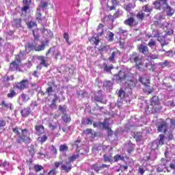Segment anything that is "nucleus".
Segmentation results:
<instances>
[{"label": "nucleus", "mask_w": 175, "mask_h": 175, "mask_svg": "<svg viewBox=\"0 0 175 175\" xmlns=\"http://www.w3.org/2000/svg\"><path fill=\"white\" fill-rule=\"evenodd\" d=\"M160 65L162 68H165L166 66H169L170 65V62H169L167 60H165V62L160 63Z\"/></svg>", "instance_id": "603ef678"}, {"label": "nucleus", "mask_w": 175, "mask_h": 175, "mask_svg": "<svg viewBox=\"0 0 175 175\" xmlns=\"http://www.w3.org/2000/svg\"><path fill=\"white\" fill-rule=\"evenodd\" d=\"M165 140V135L161 134L159 135V139H156L152 144V150H158L159 146L163 145Z\"/></svg>", "instance_id": "20e7f679"}, {"label": "nucleus", "mask_w": 175, "mask_h": 175, "mask_svg": "<svg viewBox=\"0 0 175 175\" xmlns=\"http://www.w3.org/2000/svg\"><path fill=\"white\" fill-rule=\"evenodd\" d=\"M131 90L129 88H121L116 90V94L120 99H125L126 96V91Z\"/></svg>", "instance_id": "6e6552de"}, {"label": "nucleus", "mask_w": 175, "mask_h": 175, "mask_svg": "<svg viewBox=\"0 0 175 175\" xmlns=\"http://www.w3.org/2000/svg\"><path fill=\"white\" fill-rule=\"evenodd\" d=\"M139 81L145 86L150 85V80L143 77H139Z\"/></svg>", "instance_id": "c85d7f7f"}, {"label": "nucleus", "mask_w": 175, "mask_h": 175, "mask_svg": "<svg viewBox=\"0 0 175 175\" xmlns=\"http://www.w3.org/2000/svg\"><path fill=\"white\" fill-rule=\"evenodd\" d=\"M48 88L46 90V94H48V95H51L54 91H55V88L57 87V85H55V82L54 81H52L51 82L48 83Z\"/></svg>", "instance_id": "9d476101"}, {"label": "nucleus", "mask_w": 175, "mask_h": 175, "mask_svg": "<svg viewBox=\"0 0 175 175\" xmlns=\"http://www.w3.org/2000/svg\"><path fill=\"white\" fill-rule=\"evenodd\" d=\"M91 168L96 171V173H99V165H98V164L92 165Z\"/></svg>", "instance_id": "6e6d98bb"}, {"label": "nucleus", "mask_w": 175, "mask_h": 175, "mask_svg": "<svg viewBox=\"0 0 175 175\" xmlns=\"http://www.w3.org/2000/svg\"><path fill=\"white\" fill-rule=\"evenodd\" d=\"M36 129V135L40 136V135H43L44 133V126L43 125H37L35 127Z\"/></svg>", "instance_id": "6ab92c4d"}, {"label": "nucleus", "mask_w": 175, "mask_h": 175, "mask_svg": "<svg viewBox=\"0 0 175 175\" xmlns=\"http://www.w3.org/2000/svg\"><path fill=\"white\" fill-rule=\"evenodd\" d=\"M103 161L105 162H113V154L112 153H106L103 156Z\"/></svg>", "instance_id": "412c9836"}, {"label": "nucleus", "mask_w": 175, "mask_h": 175, "mask_svg": "<svg viewBox=\"0 0 175 175\" xmlns=\"http://www.w3.org/2000/svg\"><path fill=\"white\" fill-rule=\"evenodd\" d=\"M29 85V81L28 79H23L21 82L16 83L15 87L17 88V90H21V91H23V90L28 88Z\"/></svg>", "instance_id": "0eeeda50"}, {"label": "nucleus", "mask_w": 175, "mask_h": 175, "mask_svg": "<svg viewBox=\"0 0 175 175\" xmlns=\"http://www.w3.org/2000/svg\"><path fill=\"white\" fill-rule=\"evenodd\" d=\"M135 67L137 70H139V72H146V68H144V63H143V59L135 64Z\"/></svg>", "instance_id": "a211bd4d"}, {"label": "nucleus", "mask_w": 175, "mask_h": 175, "mask_svg": "<svg viewBox=\"0 0 175 175\" xmlns=\"http://www.w3.org/2000/svg\"><path fill=\"white\" fill-rule=\"evenodd\" d=\"M109 125L110 124L106 121V119H105L104 122H102L101 129L107 131V129H110Z\"/></svg>", "instance_id": "72a5a7b5"}, {"label": "nucleus", "mask_w": 175, "mask_h": 175, "mask_svg": "<svg viewBox=\"0 0 175 175\" xmlns=\"http://www.w3.org/2000/svg\"><path fill=\"white\" fill-rule=\"evenodd\" d=\"M133 5L132 3H129L127 5H124V9L126 12H131L132 10Z\"/></svg>", "instance_id": "de8ad7c7"}, {"label": "nucleus", "mask_w": 175, "mask_h": 175, "mask_svg": "<svg viewBox=\"0 0 175 175\" xmlns=\"http://www.w3.org/2000/svg\"><path fill=\"white\" fill-rule=\"evenodd\" d=\"M114 40V33L113 32L109 31L108 34V42H113Z\"/></svg>", "instance_id": "09e8293b"}, {"label": "nucleus", "mask_w": 175, "mask_h": 175, "mask_svg": "<svg viewBox=\"0 0 175 175\" xmlns=\"http://www.w3.org/2000/svg\"><path fill=\"white\" fill-rule=\"evenodd\" d=\"M120 16H121V14L120 13V10H118L117 12L113 14V16L109 15L108 18L109 20H110L111 24H113V23H114V20H116V18H118Z\"/></svg>", "instance_id": "5701e85b"}, {"label": "nucleus", "mask_w": 175, "mask_h": 175, "mask_svg": "<svg viewBox=\"0 0 175 175\" xmlns=\"http://www.w3.org/2000/svg\"><path fill=\"white\" fill-rule=\"evenodd\" d=\"M126 73L124 71H120L118 74L115 75V77H116V80L118 81H122V83H124L125 81V77H126Z\"/></svg>", "instance_id": "ddd939ff"}, {"label": "nucleus", "mask_w": 175, "mask_h": 175, "mask_svg": "<svg viewBox=\"0 0 175 175\" xmlns=\"http://www.w3.org/2000/svg\"><path fill=\"white\" fill-rule=\"evenodd\" d=\"M133 23H135V18L133 17H130L124 21V24L129 27H132L133 25Z\"/></svg>", "instance_id": "7c9ffc66"}, {"label": "nucleus", "mask_w": 175, "mask_h": 175, "mask_svg": "<svg viewBox=\"0 0 175 175\" xmlns=\"http://www.w3.org/2000/svg\"><path fill=\"white\" fill-rule=\"evenodd\" d=\"M93 102H98L99 103L106 104L107 99L106 98V95L103 93L102 90H99L94 94V97L92 98Z\"/></svg>", "instance_id": "f03ea898"}, {"label": "nucleus", "mask_w": 175, "mask_h": 175, "mask_svg": "<svg viewBox=\"0 0 175 175\" xmlns=\"http://www.w3.org/2000/svg\"><path fill=\"white\" fill-rule=\"evenodd\" d=\"M18 66H19L18 63H17V62L16 61H14L11 62L10 64V70L14 72V70H17V69L18 68Z\"/></svg>", "instance_id": "bb28decb"}, {"label": "nucleus", "mask_w": 175, "mask_h": 175, "mask_svg": "<svg viewBox=\"0 0 175 175\" xmlns=\"http://www.w3.org/2000/svg\"><path fill=\"white\" fill-rule=\"evenodd\" d=\"M142 59H142V57H140V54L136 52H134L131 55H130L129 61L131 63L137 64V62H139Z\"/></svg>", "instance_id": "1a4fd4ad"}, {"label": "nucleus", "mask_w": 175, "mask_h": 175, "mask_svg": "<svg viewBox=\"0 0 175 175\" xmlns=\"http://www.w3.org/2000/svg\"><path fill=\"white\" fill-rule=\"evenodd\" d=\"M54 98L51 100L52 103H55L57 100H59V96L57 94H53Z\"/></svg>", "instance_id": "338daca9"}, {"label": "nucleus", "mask_w": 175, "mask_h": 175, "mask_svg": "<svg viewBox=\"0 0 175 175\" xmlns=\"http://www.w3.org/2000/svg\"><path fill=\"white\" fill-rule=\"evenodd\" d=\"M116 57V52H112L111 56L108 58V60L111 62H113L114 58Z\"/></svg>", "instance_id": "052dcab7"}, {"label": "nucleus", "mask_w": 175, "mask_h": 175, "mask_svg": "<svg viewBox=\"0 0 175 175\" xmlns=\"http://www.w3.org/2000/svg\"><path fill=\"white\" fill-rule=\"evenodd\" d=\"M46 41L42 42L41 44H36V42L33 41V42H28L25 46V52L26 54L28 53H31L32 50H35V51H43L46 48Z\"/></svg>", "instance_id": "f257e3e1"}, {"label": "nucleus", "mask_w": 175, "mask_h": 175, "mask_svg": "<svg viewBox=\"0 0 175 175\" xmlns=\"http://www.w3.org/2000/svg\"><path fill=\"white\" fill-rule=\"evenodd\" d=\"M79 154H74L71 157H68V161L70 162H75L77 158H79Z\"/></svg>", "instance_id": "58836bf2"}, {"label": "nucleus", "mask_w": 175, "mask_h": 175, "mask_svg": "<svg viewBox=\"0 0 175 175\" xmlns=\"http://www.w3.org/2000/svg\"><path fill=\"white\" fill-rule=\"evenodd\" d=\"M144 91L147 94H151L154 90L151 88L149 85H146Z\"/></svg>", "instance_id": "ea45409f"}, {"label": "nucleus", "mask_w": 175, "mask_h": 175, "mask_svg": "<svg viewBox=\"0 0 175 175\" xmlns=\"http://www.w3.org/2000/svg\"><path fill=\"white\" fill-rule=\"evenodd\" d=\"M22 132V139L23 143H31V138L28 137V131L27 129L21 130Z\"/></svg>", "instance_id": "9b49d317"}, {"label": "nucleus", "mask_w": 175, "mask_h": 175, "mask_svg": "<svg viewBox=\"0 0 175 175\" xmlns=\"http://www.w3.org/2000/svg\"><path fill=\"white\" fill-rule=\"evenodd\" d=\"M31 111L30 107L24 108L21 109V114L22 117L27 118L28 116H29V114H31Z\"/></svg>", "instance_id": "b1692460"}, {"label": "nucleus", "mask_w": 175, "mask_h": 175, "mask_svg": "<svg viewBox=\"0 0 175 175\" xmlns=\"http://www.w3.org/2000/svg\"><path fill=\"white\" fill-rule=\"evenodd\" d=\"M150 106H152V107L154 106H158V105H159L160 103L159 98L158 97V96H153L150 100Z\"/></svg>", "instance_id": "393cba45"}, {"label": "nucleus", "mask_w": 175, "mask_h": 175, "mask_svg": "<svg viewBox=\"0 0 175 175\" xmlns=\"http://www.w3.org/2000/svg\"><path fill=\"white\" fill-rule=\"evenodd\" d=\"M42 33H43V38L45 39L46 44H49V42H50V39H51L53 36V32L51 30H49L46 28H43L40 29Z\"/></svg>", "instance_id": "7ed1b4c3"}, {"label": "nucleus", "mask_w": 175, "mask_h": 175, "mask_svg": "<svg viewBox=\"0 0 175 175\" xmlns=\"http://www.w3.org/2000/svg\"><path fill=\"white\" fill-rule=\"evenodd\" d=\"M68 148L66 145L64 144V145H61L59 146V151L64 152V151H68Z\"/></svg>", "instance_id": "864d4df0"}, {"label": "nucleus", "mask_w": 175, "mask_h": 175, "mask_svg": "<svg viewBox=\"0 0 175 175\" xmlns=\"http://www.w3.org/2000/svg\"><path fill=\"white\" fill-rule=\"evenodd\" d=\"M27 25L28 28L29 29H31V28H33V27H36V23H35V22L27 23Z\"/></svg>", "instance_id": "13d9d810"}, {"label": "nucleus", "mask_w": 175, "mask_h": 175, "mask_svg": "<svg viewBox=\"0 0 175 175\" xmlns=\"http://www.w3.org/2000/svg\"><path fill=\"white\" fill-rule=\"evenodd\" d=\"M12 25L14 28H21V27H23V25H21V18L14 19L12 22Z\"/></svg>", "instance_id": "4be33fe9"}, {"label": "nucleus", "mask_w": 175, "mask_h": 175, "mask_svg": "<svg viewBox=\"0 0 175 175\" xmlns=\"http://www.w3.org/2000/svg\"><path fill=\"white\" fill-rule=\"evenodd\" d=\"M125 148L129 152V154H131L133 150H135V148L133 147V144L129 141L127 144H125Z\"/></svg>", "instance_id": "a878e982"}, {"label": "nucleus", "mask_w": 175, "mask_h": 175, "mask_svg": "<svg viewBox=\"0 0 175 175\" xmlns=\"http://www.w3.org/2000/svg\"><path fill=\"white\" fill-rule=\"evenodd\" d=\"M6 125V121L3 119L0 118V135L2 133V128Z\"/></svg>", "instance_id": "79ce46f5"}, {"label": "nucleus", "mask_w": 175, "mask_h": 175, "mask_svg": "<svg viewBox=\"0 0 175 175\" xmlns=\"http://www.w3.org/2000/svg\"><path fill=\"white\" fill-rule=\"evenodd\" d=\"M167 128H169L167 122H163L161 124L158 125L157 131L159 132H163V133H166V132H167Z\"/></svg>", "instance_id": "f8f14e48"}, {"label": "nucleus", "mask_w": 175, "mask_h": 175, "mask_svg": "<svg viewBox=\"0 0 175 175\" xmlns=\"http://www.w3.org/2000/svg\"><path fill=\"white\" fill-rule=\"evenodd\" d=\"M34 170L38 173V172H40V170H43V166L40 165H36L34 166Z\"/></svg>", "instance_id": "8fccbe9b"}, {"label": "nucleus", "mask_w": 175, "mask_h": 175, "mask_svg": "<svg viewBox=\"0 0 175 175\" xmlns=\"http://www.w3.org/2000/svg\"><path fill=\"white\" fill-rule=\"evenodd\" d=\"M126 81H130L131 83H132V81H133V77H130L129 75H127L125 77L124 83H126Z\"/></svg>", "instance_id": "0e129e2a"}, {"label": "nucleus", "mask_w": 175, "mask_h": 175, "mask_svg": "<svg viewBox=\"0 0 175 175\" xmlns=\"http://www.w3.org/2000/svg\"><path fill=\"white\" fill-rule=\"evenodd\" d=\"M36 17L38 23H42V10L37 8Z\"/></svg>", "instance_id": "2f4dec72"}, {"label": "nucleus", "mask_w": 175, "mask_h": 175, "mask_svg": "<svg viewBox=\"0 0 175 175\" xmlns=\"http://www.w3.org/2000/svg\"><path fill=\"white\" fill-rule=\"evenodd\" d=\"M157 171L159 173H161L162 172H163V165H158L157 167Z\"/></svg>", "instance_id": "69168bd1"}, {"label": "nucleus", "mask_w": 175, "mask_h": 175, "mask_svg": "<svg viewBox=\"0 0 175 175\" xmlns=\"http://www.w3.org/2000/svg\"><path fill=\"white\" fill-rule=\"evenodd\" d=\"M170 167H171V169H173V170H175V159L172 160V161L170 163Z\"/></svg>", "instance_id": "774afa93"}, {"label": "nucleus", "mask_w": 175, "mask_h": 175, "mask_svg": "<svg viewBox=\"0 0 175 175\" xmlns=\"http://www.w3.org/2000/svg\"><path fill=\"white\" fill-rule=\"evenodd\" d=\"M64 39L66 40V42L68 43V44H70V42L69 41V34L68 33H64Z\"/></svg>", "instance_id": "5fc2aeb1"}, {"label": "nucleus", "mask_w": 175, "mask_h": 175, "mask_svg": "<svg viewBox=\"0 0 175 175\" xmlns=\"http://www.w3.org/2000/svg\"><path fill=\"white\" fill-rule=\"evenodd\" d=\"M72 163L70 161L66 162L65 164L62 165V170H64L66 173H69L72 170Z\"/></svg>", "instance_id": "dca6fc26"}, {"label": "nucleus", "mask_w": 175, "mask_h": 175, "mask_svg": "<svg viewBox=\"0 0 175 175\" xmlns=\"http://www.w3.org/2000/svg\"><path fill=\"white\" fill-rule=\"evenodd\" d=\"M47 6H49V3L46 1H42L37 9H40V10H42V12H44V10L47 9Z\"/></svg>", "instance_id": "cd10ccee"}, {"label": "nucleus", "mask_w": 175, "mask_h": 175, "mask_svg": "<svg viewBox=\"0 0 175 175\" xmlns=\"http://www.w3.org/2000/svg\"><path fill=\"white\" fill-rule=\"evenodd\" d=\"M37 59L41 61L40 65H44V66H46V60L44 59V56H38Z\"/></svg>", "instance_id": "a19ab883"}, {"label": "nucleus", "mask_w": 175, "mask_h": 175, "mask_svg": "<svg viewBox=\"0 0 175 175\" xmlns=\"http://www.w3.org/2000/svg\"><path fill=\"white\" fill-rule=\"evenodd\" d=\"M152 108L149 110V113L151 114H155V113H159L161 111V108H157V107H152Z\"/></svg>", "instance_id": "4c0bfd02"}, {"label": "nucleus", "mask_w": 175, "mask_h": 175, "mask_svg": "<svg viewBox=\"0 0 175 175\" xmlns=\"http://www.w3.org/2000/svg\"><path fill=\"white\" fill-rule=\"evenodd\" d=\"M29 85V81L28 79H23L21 82L16 83L15 87L17 88V90H21V91H23V90L28 88Z\"/></svg>", "instance_id": "423d86ee"}, {"label": "nucleus", "mask_w": 175, "mask_h": 175, "mask_svg": "<svg viewBox=\"0 0 175 175\" xmlns=\"http://www.w3.org/2000/svg\"><path fill=\"white\" fill-rule=\"evenodd\" d=\"M145 16L146 14H144V12H143V11H139L136 15L137 20H140V21H143Z\"/></svg>", "instance_id": "473e14b6"}, {"label": "nucleus", "mask_w": 175, "mask_h": 175, "mask_svg": "<svg viewBox=\"0 0 175 175\" xmlns=\"http://www.w3.org/2000/svg\"><path fill=\"white\" fill-rule=\"evenodd\" d=\"M148 56L150 57V59H157L159 55L157 54L148 53Z\"/></svg>", "instance_id": "e2e57ef3"}, {"label": "nucleus", "mask_w": 175, "mask_h": 175, "mask_svg": "<svg viewBox=\"0 0 175 175\" xmlns=\"http://www.w3.org/2000/svg\"><path fill=\"white\" fill-rule=\"evenodd\" d=\"M168 17H172L174 14V10L169 5L163 8Z\"/></svg>", "instance_id": "aec40b11"}, {"label": "nucleus", "mask_w": 175, "mask_h": 175, "mask_svg": "<svg viewBox=\"0 0 175 175\" xmlns=\"http://www.w3.org/2000/svg\"><path fill=\"white\" fill-rule=\"evenodd\" d=\"M25 55H27V54L21 51L19 53V54L18 55V58H21V59H25Z\"/></svg>", "instance_id": "680f3d73"}, {"label": "nucleus", "mask_w": 175, "mask_h": 175, "mask_svg": "<svg viewBox=\"0 0 175 175\" xmlns=\"http://www.w3.org/2000/svg\"><path fill=\"white\" fill-rule=\"evenodd\" d=\"M28 150L31 157H33V155H35V148H33V146H29Z\"/></svg>", "instance_id": "49530a36"}, {"label": "nucleus", "mask_w": 175, "mask_h": 175, "mask_svg": "<svg viewBox=\"0 0 175 175\" xmlns=\"http://www.w3.org/2000/svg\"><path fill=\"white\" fill-rule=\"evenodd\" d=\"M59 110L61 111V113H66V105H59Z\"/></svg>", "instance_id": "4d7b16f0"}, {"label": "nucleus", "mask_w": 175, "mask_h": 175, "mask_svg": "<svg viewBox=\"0 0 175 175\" xmlns=\"http://www.w3.org/2000/svg\"><path fill=\"white\" fill-rule=\"evenodd\" d=\"M133 137L137 142H140L143 139V133L142 132L134 133Z\"/></svg>", "instance_id": "c756f323"}, {"label": "nucleus", "mask_w": 175, "mask_h": 175, "mask_svg": "<svg viewBox=\"0 0 175 175\" xmlns=\"http://www.w3.org/2000/svg\"><path fill=\"white\" fill-rule=\"evenodd\" d=\"M153 5L157 10H161V8L164 9L169 5L167 3V0H157L153 3Z\"/></svg>", "instance_id": "39448f33"}, {"label": "nucleus", "mask_w": 175, "mask_h": 175, "mask_svg": "<svg viewBox=\"0 0 175 175\" xmlns=\"http://www.w3.org/2000/svg\"><path fill=\"white\" fill-rule=\"evenodd\" d=\"M62 120L64 122H66V124H68V122H70V116L68 115V113H64V115L62 116Z\"/></svg>", "instance_id": "e433bc0d"}, {"label": "nucleus", "mask_w": 175, "mask_h": 175, "mask_svg": "<svg viewBox=\"0 0 175 175\" xmlns=\"http://www.w3.org/2000/svg\"><path fill=\"white\" fill-rule=\"evenodd\" d=\"M111 69H113L111 66H108L106 63L103 64V70L105 72L109 73V72H111Z\"/></svg>", "instance_id": "c9c22d12"}, {"label": "nucleus", "mask_w": 175, "mask_h": 175, "mask_svg": "<svg viewBox=\"0 0 175 175\" xmlns=\"http://www.w3.org/2000/svg\"><path fill=\"white\" fill-rule=\"evenodd\" d=\"M113 85H114V81L105 80L103 82V87L107 90V91H111L113 90Z\"/></svg>", "instance_id": "2eb2a0df"}, {"label": "nucleus", "mask_w": 175, "mask_h": 175, "mask_svg": "<svg viewBox=\"0 0 175 175\" xmlns=\"http://www.w3.org/2000/svg\"><path fill=\"white\" fill-rule=\"evenodd\" d=\"M115 162H118V161H124L125 158L124 157H121V155L117 154L113 157Z\"/></svg>", "instance_id": "37998d69"}, {"label": "nucleus", "mask_w": 175, "mask_h": 175, "mask_svg": "<svg viewBox=\"0 0 175 175\" xmlns=\"http://www.w3.org/2000/svg\"><path fill=\"white\" fill-rule=\"evenodd\" d=\"M21 98H22L23 100H24L25 102L29 100V96H28V94L23 93L21 94Z\"/></svg>", "instance_id": "3c124183"}, {"label": "nucleus", "mask_w": 175, "mask_h": 175, "mask_svg": "<svg viewBox=\"0 0 175 175\" xmlns=\"http://www.w3.org/2000/svg\"><path fill=\"white\" fill-rule=\"evenodd\" d=\"M138 50L139 53L144 54V55H146V57H148V47L147 46L141 44L138 46Z\"/></svg>", "instance_id": "4468645a"}, {"label": "nucleus", "mask_w": 175, "mask_h": 175, "mask_svg": "<svg viewBox=\"0 0 175 175\" xmlns=\"http://www.w3.org/2000/svg\"><path fill=\"white\" fill-rule=\"evenodd\" d=\"M93 126L94 128H98V129H102V122H94Z\"/></svg>", "instance_id": "a18cd8bd"}, {"label": "nucleus", "mask_w": 175, "mask_h": 175, "mask_svg": "<svg viewBox=\"0 0 175 175\" xmlns=\"http://www.w3.org/2000/svg\"><path fill=\"white\" fill-rule=\"evenodd\" d=\"M124 102H126L124 98H118L117 103L115 104L117 107L120 109V107H122V105H124Z\"/></svg>", "instance_id": "f704fd0d"}, {"label": "nucleus", "mask_w": 175, "mask_h": 175, "mask_svg": "<svg viewBox=\"0 0 175 175\" xmlns=\"http://www.w3.org/2000/svg\"><path fill=\"white\" fill-rule=\"evenodd\" d=\"M156 43H155V40H154L153 39H150L148 46H149L150 47H154V46H156Z\"/></svg>", "instance_id": "bf43d9fd"}, {"label": "nucleus", "mask_w": 175, "mask_h": 175, "mask_svg": "<svg viewBox=\"0 0 175 175\" xmlns=\"http://www.w3.org/2000/svg\"><path fill=\"white\" fill-rule=\"evenodd\" d=\"M16 95H17V93H16L14 90H11V91H10V93L7 94V96L8 98H14Z\"/></svg>", "instance_id": "c03bdc74"}, {"label": "nucleus", "mask_w": 175, "mask_h": 175, "mask_svg": "<svg viewBox=\"0 0 175 175\" xmlns=\"http://www.w3.org/2000/svg\"><path fill=\"white\" fill-rule=\"evenodd\" d=\"M102 35H103V29H102L100 32L98 33L96 37L93 36L90 40V42H93L95 46H98V44H99V36H102Z\"/></svg>", "instance_id": "f3484780"}]
</instances>
